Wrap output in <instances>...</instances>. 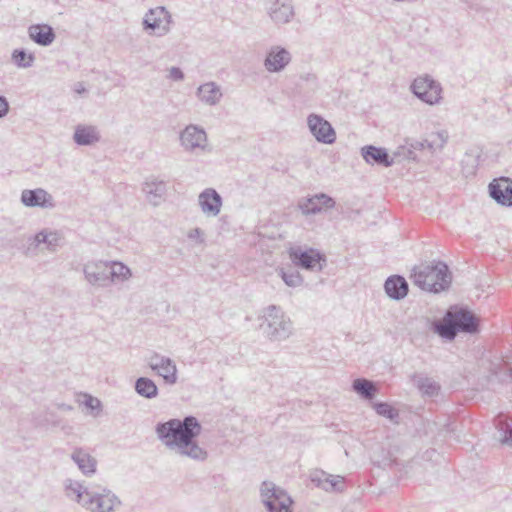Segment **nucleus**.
Here are the masks:
<instances>
[{"label": "nucleus", "instance_id": "f257e3e1", "mask_svg": "<svg viewBox=\"0 0 512 512\" xmlns=\"http://www.w3.org/2000/svg\"><path fill=\"white\" fill-rule=\"evenodd\" d=\"M201 431V423L193 415L158 422L155 426V433L166 448L179 456L199 462L208 458V452L197 441Z\"/></svg>", "mask_w": 512, "mask_h": 512}, {"label": "nucleus", "instance_id": "f03ea898", "mask_svg": "<svg viewBox=\"0 0 512 512\" xmlns=\"http://www.w3.org/2000/svg\"><path fill=\"white\" fill-rule=\"evenodd\" d=\"M69 482L66 484V495H72L78 504L90 512H112L121 505L118 496L107 487Z\"/></svg>", "mask_w": 512, "mask_h": 512}, {"label": "nucleus", "instance_id": "7ed1b4c3", "mask_svg": "<svg viewBox=\"0 0 512 512\" xmlns=\"http://www.w3.org/2000/svg\"><path fill=\"white\" fill-rule=\"evenodd\" d=\"M410 278L421 290L439 293L447 290L452 282V274L443 261H433L412 270Z\"/></svg>", "mask_w": 512, "mask_h": 512}, {"label": "nucleus", "instance_id": "20e7f679", "mask_svg": "<svg viewBox=\"0 0 512 512\" xmlns=\"http://www.w3.org/2000/svg\"><path fill=\"white\" fill-rule=\"evenodd\" d=\"M260 327L267 338L271 341H282L287 339L293 330V325L281 307L269 305L263 310Z\"/></svg>", "mask_w": 512, "mask_h": 512}, {"label": "nucleus", "instance_id": "39448f33", "mask_svg": "<svg viewBox=\"0 0 512 512\" xmlns=\"http://www.w3.org/2000/svg\"><path fill=\"white\" fill-rule=\"evenodd\" d=\"M172 15L164 6L150 8L144 15L142 27L149 35L166 36L171 31Z\"/></svg>", "mask_w": 512, "mask_h": 512}, {"label": "nucleus", "instance_id": "423d86ee", "mask_svg": "<svg viewBox=\"0 0 512 512\" xmlns=\"http://www.w3.org/2000/svg\"><path fill=\"white\" fill-rule=\"evenodd\" d=\"M261 496L268 512H292L291 496L272 482L264 481L262 483Z\"/></svg>", "mask_w": 512, "mask_h": 512}, {"label": "nucleus", "instance_id": "0eeeda50", "mask_svg": "<svg viewBox=\"0 0 512 512\" xmlns=\"http://www.w3.org/2000/svg\"><path fill=\"white\" fill-rule=\"evenodd\" d=\"M289 256L295 266L308 271L320 272L327 262L326 256L315 248H291Z\"/></svg>", "mask_w": 512, "mask_h": 512}, {"label": "nucleus", "instance_id": "6e6552de", "mask_svg": "<svg viewBox=\"0 0 512 512\" xmlns=\"http://www.w3.org/2000/svg\"><path fill=\"white\" fill-rule=\"evenodd\" d=\"M148 367L163 379L166 385H175L178 381V369L174 360L157 352L146 359Z\"/></svg>", "mask_w": 512, "mask_h": 512}, {"label": "nucleus", "instance_id": "1a4fd4ad", "mask_svg": "<svg viewBox=\"0 0 512 512\" xmlns=\"http://www.w3.org/2000/svg\"><path fill=\"white\" fill-rule=\"evenodd\" d=\"M412 93L421 101L434 105L441 99V85L429 76L418 77L411 84Z\"/></svg>", "mask_w": 512, "mask_h": 512}, {"label": "nucleus", "instance_id": "9d476101", "mask_svg": "<svg viewBox=\"0 0 512 512\" xmlns=\"http://www.w3.org/2000/svg\"><path fill=\"white\" fill-rule=\"evenodd\" d=\"M82 271L87 284L93 288L110 286L108 261L90 260L83 264Z\"/></svg>", "mask_w": 512, "mask_h": 512}, {"label": "nucleus", "instance_id": "9b49d317", "mask_svg": "<svg viewBox=\"0 0 512 512\" xmlns=\"http://www.w3.org/2000/svg\"><path fill=\"white\" fill-rule=\"evenodd\" d=\"M335 206V199L322 192L302 197L297 202L298 209L305 216L316 215L323 211L333 209Z\"/></svg>", "mask_w": 512, "mask_h": 512}, {"label": "nucleus", "instance_id": "f8f14e48", "mask_svg": "<svg viewBox=\"0 0 512 512\" xmlns=\"http://www.w3.org/2000/svg\"><path fill=\"white\" fill-rule=\"evenodd\" d=\"M264 8L270 20L277 26L290 23L295 16L291 0H264Z\"/></svg>", "mask_w": 512, "mask_h": 512}, {"label": "nucleus", "instance_id": "ddd939ff", "mask_svg": "<svg viewBox=\"0 0 512 512\" xmlns=\"http://www.w3.org/2000/svg\"><path fill=\"white\" fill-rule=\"evenodd\" d=\"M307 125L310 133L317 142L323 144H333L336 141V132L333 126L323 116L311 113L307 117Z\"/></svg>", "mask_w": 512, "mask_h": 512}, {"label": "nucleus", "instance_id": "4468645a", "mask_svg": "<svg viewBox=\"0 0 512 512\" xmlns=\"http://www.w3.org/2000/svg\"><path fill=\"white\" fill-rule=\"evenodd\" d=\"M489 196L499 205L512 207V180L508 177L493 179L488 185Z\"/></svg>", "mask_w": 512, "mask_h": 512}, {"label": "nucleus", "instance_id": "2eb2a0df", "mask_svg": "<svg viewBox=\"0 0 512 512\" xmlns=\"http://www.w3.org/2000/svg\"><path fill=\"white\" fill-rule=\"evenodd\" d=\"M291 59V53L285 47L274 45L267 51L264 67L270 73H279L288 66Z\"/></svg>", "mask_w": 512, "mask_h": 512}, {"label": "nucleus", "instance_id": "dca6fc26", "mask_svg": "<svg viewBox=\"0 0 512 512\" xmlns=\"http://www.w3.org/2000/svg\"><path fill=\"white\" fill-rule=\"evenodd\" d=\"M21 203L28 208H54L55 202L51 194L43 188L24 189L20 196Z\"/></svg>", "mask_w": 512, "mask_h": 512}, {"label": "nucleus", "instance_id": "f3484780", "mask_svg": "<svg viewBox=\"0 0 512 512\" xmlns=\"http://www.w3.org/2000/svg\"><path fill=\"white\" fill-rule=\"evenodd\" d=\"M458 333L476 334L479 332L477 317L468 309L460 308L456 311H449Z\"/></svg>", "mask_w": 512, "mask_h": 512}, {"label": "nucleus", "instance_id": "a211bd4d", "mask_svg": "<svg viewBox=\"0 0 512 512\" xmlns=\"http://www.w3.org/2000/svg\"><path fill=\"white\" fill-rule=\"evenodd\" d=\"M311 482L326 492H342L345 489L344 477L334 476L323 470H316L310 475Z\"/></svg>", "mask_w": 512, "mask_h": 512}, {"label": "nucleus", "instance_id": "6ab92c4d", "mask_svg": "<svg viewBox=\"0 0 512 512\" xmlns=\"http://www.w3.org/2000/svg\"><path fill=\"white\" fill-rule=\"evenodd\" d=\"M360 152L365 162L370 165L391 167L394 164L393 157L389 155L388 150L384 147L365 145Z\"/></svg>", "mask_w": 512, "mask_h": 512}, {"label": "nucleus", "instance_id": "aec40b11", "mask_svg": "<svg viewBox=\"0 0 512 512\" xmlns=\"http://www.w3.org/2000/svg\"><path fill=\"white\" fill-rule=\"evenodd\" d=\"M70 458L83 475L90 477L96 473L97 460L87 450L74 448Z\"/></svg>", "mask_w": 512, "mask_h": 512}, {"label": "nucleus", "instance_id": "412c9836", "mask_svg": "<svg viewBox=\"0 0 512 512\" xmlns=\"http://www.w3.org/2000/svg\"><path fill=\"white\" fill-rule=\"evenodd\" d=\"M29 38L37 45L47 47L56 38L54 29L45 23L32 24L28 27Z\"/></svg>", "mask_w": 512, "mask_h": 512}, {"label": "nucleus", "instance_id": "4be33fe9", "mask_svg": "<svg viewBox=\"0 0 512 512\" xmlns=\"http://www.w3.org/2000/svg\"><path fill=\"white\" fill-rule=\"evenodd\" d=\"M199 205L208 216H217L222 206L220 194L213 188H206L199 195Z\"/></svg>", "mask_w": 512, "mask_h": 512}, {"label": "nucleus", "instance_id": "5701e85b", "mask_svg": "<svg viewBox=\"0 0 512 512\" xmlns=\"http://www.w3.org/2000/svg\"><path fill=\"white\" fill-rule=\"evenodd\" d=\"M384 290L390 299L399 301L407 296L409 285L403 276L396 274L385 280Z\"/></svg>", "mask_w": 512, "mask_h": 512}, {"label": "nucleus", "instance_id": "b1692460", "mask_svg": "<svg viewBox=\"0 0 512 512\" xmlns=\"http://www.w3.org/2000/svg\"><path fill=\"white\" fill-rule=\"evenodd\" d=\"M100 139L101 135L96 126L79 124L75 127L73 141L77 146H92Z\"/></svg>", "mask_w": 512, "mask_h": 512}, {"label": "nucleus", "instance_id": "393cba45", "mask_svg": "<svg viewBox=\"0 0 512 512\" xmlns=\"http://www.w3.org/2000/svg\"><path fill=\"white\" fill-rule=\"evenodd\" d=\"M207 139L206 133L203 129L189 125L180 133L181 145L186 150H194L195 148L201 147Z\"/></svg>", "mask_w": 512, "mask_h": 512}, {"label": "nucleus", "instance_id": "a878e982", "mask_svg": "<svg viewBox=\"0 0 512 512\" xmlns=\"http://www.w3.org/2000/svg\"><path fill=\"white\" fill-rule=\"evenodd\" d=\"M196 95L201 102L209 106L218 104L223 96L220 86L213 81L200 85Z\"/></svg>", "mask_w": 512, "mask_h": 512}, {"label": "nucleus", "instance_id": "bb28decb", "mask_svg": "<svg viewBox=\"0 0 512 512\" xmlns=\"http://www.w3.org/2000/svg\"><path fill=\"white\" fill-rule=\"evenodd\" d=\"M448 140V133L445 130H441L438 132L431 133L428 138L419 141L416 140L411 143V148L415 150H423L429 149L430 151H435L437 149H442Z\"/></svg>", "mask_w": 512, "mask_h": 512}, {"label": "nucleus", "instance_id": "cd10ccee", "mask_svg": "<svg viewBox=\"0 0 512 512\" xmlns=\"http://www.w3.org/2000/svg\"><path fill=\"white\" fill-rule=\"evenodd\" d=\"M431 329L435 334L448 341L454 340L458 334L449 312L446 313L445 320L443 322L437 320L433 321L431 323Z\"/></svg>", "mask_w": 512, "mask_h": 512}, {"label": "nucleus", "instance_id": "c85d7f7f", "mask_svg": "<svg viewBox=\"0 0 512 512\" xmlns=\"http://www.w3.org/2000/svg\"><path fill=\"white\" fill-rule=\"evenodd\" d=\"M143 191L153 205H158L166 194L167 186L162 180L146 181L143 185Z\"/></svg>", "mask_w": 512, "mask_h": 512}, {"label": "nucleus", "instance_id": "c756f323", "mask_svg": "<svg viewBox=\"0 0 512 512\" xmlns=\"http://www.w3.org/2000/svg\"><path fill=\"white\" fill-rule=\"evenodd\" d=\"M134 389L139 396L145 399H154L159 394L155 381L149 377L141 376L137 378L134 383Z\"/></svg>", "mask_w": 512, "mask_h": 512}, {"label": "nucleus", "instance_id": "7c9ffc66", "mask_svg": "<svg viewBox=\"0 0 512 512\" xmlns=\"http://www.w3.org/2000/svg\"><path fill=\"white\" fill-rule=\"evenodd\" d=\"M60 241L58 232L47 231L46 229L39 231L34 236V243L37 247L43 244L51 252L56 251L60 247Z\"/></svg>", "mask_w": 512, "mask_h": 512}, {"label": "nucleus", "instance_id": "2f4dec72", "mask_svg": "<svg viewBox=\"0 0 512 512\" xmlns=\"http://www.w3.org/2000/svg\"><path fill=\"white\" fill-rule=\"evenodd\" d=\"M352 389L365 400H372L377 393L374 382L365 378L355 379L352 382Z\"/></svg>", "mask_w": 512, "mask_h": 512}, {"label": "nucleus", "instance_id": "473e14b6", "mask_svg": "<svg viewBox=\"0 0 512 512\" xmlns=\"http://www.w3.org/2000/svg\"><path fill=\"white\" fill-rule=\"evenodd\" d=\"M372 407L379 416L388 419L391 423L395 425L400 423L399 410L392 404L385 401H377L372 404Z\"/></svg>", "mask_w": 512, "mask_h": 512}, {"label": "nucleus", "instance_id": "72a5a7b5", "mask_svg": "<svg viewBox=\"0 0 512 512\" xmlns=\"http://www.w3.org/2000/svg\"><path fill=\"white\" fill-rule=\"evenodd\" d=\"M35 54L25 48H16L12 51L11 61L18 68H30L35 62Z\"/></svg>", "mask_w": 512, "mask_h": 512}, {"label": "nucleus", "instance_id": "f704fd0d", "mask_svg": "<svg viewBox=\"0 0 512 512\" xmlns=\"http://www.w3.org/2000/svg\"><path fill=\"white\" fill-rule=\"evenodd\" d=\"M108 273H109V281L110 285L115 280H127L131 276L130 268L118 261H108Z\"/></svg>", "mask_w": 512, "mask_h": 512}, {"label": "nucleus", "instance_id": "c9c22d12", "mask_svg": "<svg viewBox=\"0 0 512 512\" xmlns=\"http://www.w3.org/2000/svg\"><path fill=\"white\" fill-rule=\"evenodd\" d=\"M415 383L423 396L434 397L437 396L441 390L440 384L429 377H419L415 380Z\"/></svg>", "mask_w": 512, "mask_h": 512}, {"label": "nucleus", "instance_id": "e433bc0d", "mask_svg": "<svg viewBox=\"0 0 512 512\" xmlns=\"http://www.w3.org/2000/svg\"><path fill=\"white\" fill-rule=\"evenodd\" d=\"M83 398V405L90 410L92 416L98 417L102 411L101 401L98 398L87 393L83 394Z\"/></svg>", "mask_w": 512, "mask_h": 512}, {"label": "nucleus", "instance_id": "4c0bfd02", "mask_svg": "<svg viewBox=\"0 0 512 512\" xmlns=\"http://www.w3.org/2000/svg\"><path fill=\"white\" fill-rule=\"evenodd\" d=\"M280 275L284 283L289 287L300 286L303 282V278L297 271H285L281 269Z\"/></svg>", "mask_w": 512, "mask_h": 512}, {"label": "nucleus", "instance_id": "58836bf2", "mask_svg": "<svg viewBox=\"0 0 512 512\" xmlns=\"http://www.w3.org/2000/svg\"><path fill=\"white\" fill-rule=\"evenodd\" d=\"M32 423L35 427L44 426L49 423L54 424L55 420L52 417H48L46 414L44 417L33 414Z\"/></svg>", "mask_w": 512, "mask_h": 512}, {"label": "nucleus", "instance_id": "ea45409f", "mask_svg": "<svg viewBox=\"0 0 512 512\" xmlns=\"http://www.w3.org/2000/svg\"><path fill=\"white\" fill-rule=\"evenodd\" d=\"M169 77L174 81H182L184 79V73L179 67H172L169 70Z\"/></svg>", "mask_w": 512, "mask_h": 512}, {"label": "nucleus", "instance_id": "a19ab883", "mask_svg": "<svg viewBox=\"0 0 512 512\" xmlns=\"http://www.w3.org/2000/svg\"><path fill=\"white\" fill-rule=\"evenodd\" d=\"M9 112V102L5 96L0 95V118L5 117Z\"/></svg>", "mask_w": 512, "mask_h": 512}, {"label": "nucleus", "instance_id": "79ce46f5", "mask_svg": "<svg viewBox=\"0 0 512 512\" xmlns=\"http://www.w3.org/2000/svg\"><path fill=\"white\" fill-rule=\"evenodd\" d=\"M188 238L196 239L199 243L204 242L203 233L200 228H194L188 233Z\"/></svg>", "mask_w": 512, "mask_h": 512}, {"label": "nucleus", "instance_id": "37998d69", "mask_svg": "<svg viewBox=\"0 0 512 512\" xmlns=\"http://www.w3.org/2000/svg\"><path fill=\"white\" fill-rule=\"evenodd\" d=\"M502 432L503 433H502L501 442L503 444L512 446V429L507 428V429H504Z\"/></svg>", "mask_w": 512, "mask_h": 512}, {"label": "nucleus", "instance_id": "c03bdc74", "mask_svg": "<svg viewBox=\"0 0 512 512\" xmlns=\"http://www.w3.org/2000/svg\"><path fill=\"white\" fill-rule=\"evenodd\" d=\"M73 90L75 93L77 94H83L86 92V88L83 84V82H77L74 87H73Z\"/></svg>", "mask_w": 512, "mask_h": 512}, {"label": "nucleus", "instance_id": "a18cd8bd", "mask_svg": "<svg viewBox=\"0 0 512 512\" xmlns=\"http://www.w3.org/2000/svg\"><path fill=\"white\" fill-rule=\"evenodd\" d=\"M444 431H446L447 433H454V427H453V424L448 422L444 425Z\"/></svg>", "mask_w": 512, "mask_h": 512}, {"label": "nucleus", "instance_id": "49530a36", "mask_svg": "<svg viewBox=\"0 0 512 512\" xmlns=\"http://www.w3.org/2000/svg\"><path fill=\"white\" fill-rule=\"evenodd\" d=\"M508 375H509V377H510V378H511V380H512V367H509V368H508Z\"/></svg>", "mask_w": 512, "mask_h": 512}, {"label": "nucleus", "instance_id": "de8ad7c7", "mask_svg": "<svg viewBox=\"0 0 512 512\" xmlns=\"http://www.w3.org/2000/svg\"><path fill=\"white\" fill-rule=\"evenodd\" d=\"M473 162L475 163V164L473 165V168H476V167H477V165H478L477 159H473Z\"/></svg>", "mask_w": 512, "mask_h": 512}]
</instances>
